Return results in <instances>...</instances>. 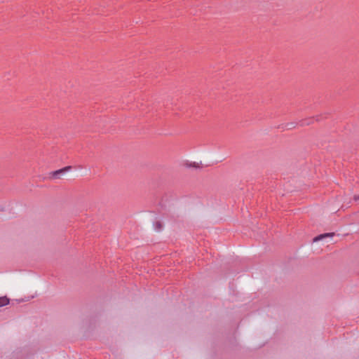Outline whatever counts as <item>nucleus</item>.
<instances>
[{
	"mask_svg": "<svg viewBox=\"0 0 359 359\" xmlns=\"http://www.w3.org/2000/svg\"><path fill=\"white\" fill-rule=\"evenodd\" d=\"M71 168L70 166H67L64 168H62V169H60L58 170H56V171H54L52 172V176L55 178H57L58 177V175L61 173H63L65 172V171L67 170H69V169Z\"/></svg>",
	"mask_w": 359,
	"mask_h": 359,
	"instance_id": "1",
	"label": "nucleus"
},
{
	"mask_svg": "<svg viewBox=\"0 0 359 359\" xmlns=\"http://www.w3.org/2000/svg\"><path fill=\"white\" fill-rule=\"evenodd\" d=\"M354 199H355V201L359 200V196H354Z\"/></svg>",
	"mask_w": 359,
	"mask_h": 359,
	"instance_id": "6",
	"label": "nucleus"
},
{
	"mask_svg": "<svg viewBox=\"0 0 359 359\" xmlns=\"http://www.w3.org/2000/svg\"><path fill=\"white\" fill-rule=\"evenodd\" d=\"M154 226L157 231H160L162 229V224L160 221L155 222Z\"/></svg>",
	"mask_w": 359,
	"mask_h": 359,
	"instance_id": "4",
	"label": "nucleus"
},
{
	"mask_svg": "<svg viewBox=\"0 0 359 359\" xmlns=\"http://www.w3.org/2000/svg\"><path fill=\"white\" fill-rule=\"evenodd\" d=\"M9 304V299L6 297H0V307L6 306Z\"/></svg>",
	"mask_w": 359,
	"mask_h": 359,
	"instance_id": "3",
	"label": "nucleus"
},
{
	"mask_svg": "<svg viewBox=\"0 0 359 359\" xmlns=\"http://www.w3.org/2000/svg\"><path fill=\"white\" fill-rule=\"evenodd\" d=\"M187 167H193V168H198L200 167L199 164L198 163H195V162L189 163V164L187 163Z\"/></svg>",
	"mask_w": 359,
	"mask_h": 359,
	"instance_id": "5",
	"label": "nucleus"
},
{
	"mask_svg": "<svg viewBox=\"0 0 359 359\" xmlns=\"http://www.w3.org/2000/svg\"><path fill=\"white\" fill-rule=\"evenodd\" d=\"M334 236V233H327L320 234L318 236H316L313 239V241H320L326 237H333Z\"/></svg>",
	"mask_w": 359,
	"mask_h": 359,
	"instance_id": "2",
	"label": "nucleus"
}]
</instances>
